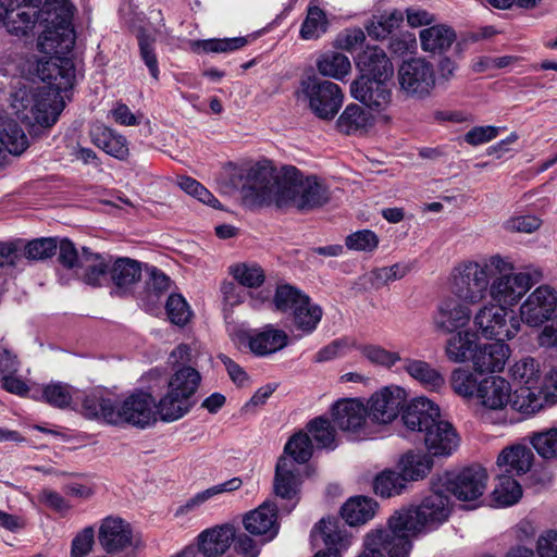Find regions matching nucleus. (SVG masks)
Segmentation results:
<instances>
[{"mask_svg": "<svg viewBox=\"0 0 557 557\" xmlns=\"http://www.w3.org/2000/svg\"><path fill=\"white\" fill-rule=\"evenodd\" d=\"M311 539L315 544L321 541L325 545L326 550L322 553H341L347 546V536L337 519H321L311 531Z\"/></svg>", "mask_w": 557, "mask_h": 557, "instance_id": "7c9ffc66", "label": "nucleus"}, {"mask_svg": "<svg viewBox=\"0 0 557 557\" xmlns=\"http://www.w3.org/2000/svg\"><path fill=\"white\" fill-rule=\"evenodd\" d=\"M425 448L433 457L447 458L459 447L460 437L454 425L440 417V419L420 437Z\"/></svg>", "mask_w": 557, "mask_h": 557, "instance_id": "a211bd4d", "label": "nucleus"}, {"mask_svg": "<svg viewBox=\"0 0 557 557\" xmlns=\"http://www.w3.org/2000/svg\"><path fill=\"white\" fill-rule=\"evenodd\" d=\"M169 320L178 326H184L193 317V311L185 298L180 294H171L165 304Z\"/></svg>", "mask_w": 557, "mask_h": 557, "instance_id": "052dcab7", "label": "nucleus"}, {"mask_svg": "<svg viewBox=\"0 0 557 557\" xmlns=\"http://www.w3.org/2000/svg\"><path fill=\"white\" fill-rule=\"evenodd\" d=\"M247 341L252 354L264 357L286 347L288 335L283 330L267 325L260 331L255 330L248 333Z\"/></svg>", "mask_w": 557, "mask_h": 557, "instance_id": "a878e982", "label": "nucleus"}, {"mask_svg": "<svg viewBox=\"0 0 557 557\" xmlns=\"http://www.w3.org/2000/svg\"><path fill=\"white\" fill-rule=\"evenodd\" d=\"M41 73L45 84L33 89H18L12 97V108L25 124L50 127L64 108L62 94L74 86V62L71 58L48 61Z\"/></svg>", "mask_w": 557, "mask_h": 557, "instance_id": "f03ea898", "label": "nucleus"}, {"mask_svg": "<svg viewBox=\"0 0 557 557\" xmlns=\"http://www.w3.org/2000/svg\"><path fill=\"white\" fill-rule=\"evenodd\" d=\"M406 391L399 386H387L374 393L369 399L368 413L379 423H389L404 410Z\"/></svg>", "mask_w": 557, "mask_h": 557, "instance_id": "f3484780", "label": "nucleus"}, {"mask_svg": "<svg viewBox=\"0 0 557 557\" xmlns=\"http://www.w3.org/2000/svg\"><path fill=\"white\" fill-rule=\"evenodd\" d=\"M74 5L69 0H46L40 10H36V17L44 27L38 37L37 49L51 55L49 61L59 62L61 58H69L75 45L73 27Z\"/></svg>", "mask_w": 557, "mask_h": 557, "instance_id": "20e7f679", "label": "nucleus"}, {"mask_svg": "<svg viewBox=\"0 0 557 557\" xmlns=\"http://www.w3.org/2000/svg\"><path fill=\"white\" fill-rule=\"evenodd\" d=\"M300 486L299 471L296 465L288 458L282 456L275 467L274 492L284 499L298 502Z\"/></svg>", "mask_w": 557, "mask_h": 557, "instance_id": "bb28decb", "label": "nucleus"}, {"mask_svg": "<svg viewBox=\"0 0 557 557\" xmlns=\"http://www.w3.org/2000/svg\"><path fill=\"white\" fill-rule=\"evenodd\" d=\"M247 44L245 37L207 39L198 42L206 53H227L243 48Z\"/></svg>", "mask_w": 557, "mask_h": 557, "instance_id": "338daca9", "label": "nucleus"}, {"mask_svg": "<svg viewBox=\"0 0 557 557\" xmlns=\"http://www.w3.org/2000/svg\"><path fill=\"white\" fill-rule=\"evenodd\" d=\"M84 416L89 419L102 420L109 424H131L146 429L157 422L156 400L151 394L137 392L116 403L103 396L101 392H92L83 400Z\"/></svg>", "mask_w": 557, "mask_h": 557, "instance_id": "7ed1b4c3", "label": "nucleus"}, {"mask_svg": "<svg viewBox=\"0 0 557 557\" xmlns=\"http://www.w3.org/2000/svg\"><path fill=\"white\" fill-rule=\"evenodd\" d=\"M299 97L308 102L309 109L321 120H332L343 106L344 94L342 88L327 79L317 75H309L301 79Z\"/></svg>", "mask_w": 557, "mask_h": 557, "instance_id": "6e6552de", "label": "nucleus"}, {"mask_svg": "<svg viewBox=\"0 0 557 557\" xmlns=\"http://www.w3.org/2000/svg\"><path fill=\"white\" fill-rule=\"evenodd\" d=\"M308 297V295L292 285H278L275 290L273 304L276 310L289 312L293 318L298 307L305 305Z\"/></svg>", "mask_w": 557, "mask_h": 557, "instance_id": "8fccbe9b", "label": "nucleus"}, {"mask_svg": "<svg viewBox=\"0 0 557 557\" xmlns=\"http://www.w3.org/2000/svg\"><path fill=\"white\" fill-rule=\"evenodd\" d=\"M529 442L542 458L557 457V426L532 433Z\"/></svg>", "mask_w": 557, "mask_h": 557, "instance_id": "13d9d810", "label": "nucleus"}, {"mask_svg": "<svg viewBox=\"0 0 557 557\" xmlns=\"http://www.w3.org/2000/svg\"><path fill=\"white\" fill-rule=\"evenodd\" d=\"M111 261L104 256L83 247L81 250V267L76 274L81 280L91 286H100L107 281L110 273Z\"/></svg>", "mask_w": 557, "mask_h": 557, "instance_id": "cd10ccee", "label": "nucleus"}, {"mask_svg": "<svg viewBox=\"0 0 557 557\" xmlns=\"http://www.w3.org/2000/svg\"><path fill=\"white\" fill-rule=\"evenodd\" d=\"M470 320L471 310L468 304L451 298L444 300L433 317L435 329L444 334L459 332Z\"/></svg>", "mask_w": 557, "mask_h": 557, "instance_id": "aec40b11", "label": "nucleus"}, {"mask_svg": "<svg viewBox=\"0 0 557 557\" xmlns=\"http://www.w3.org/2000/svg\"><path fill=\"white\" fill-rule=\"evenodd\" d=\"M313 453L311 437L307 432L299 431L295 433L285 444V457L294 465H302L310 460Z\"/></svg>", "mask_w": 557, "mask_h": 557, "instance_id": "09e8293b", "label": "nucleus"}, {"mask_svg": "<svg viewBox=\"0 0 557 557\" xmlns=\"http://www.w3.org/2000/svg\"><path fill=\"white\" fill-rule=\"evenodd\" d=\"M331 417L334 424L352 437L360 438L369 416L367 407L356 398H343L331 407Z\"/></svg>", "mask_w": 557, "mask_h": 557, "instance_id": "2eb2a0df", "label": "nucleus"}, {"mask_svg": "<svg viewBox=\"0 0 557 557\" xmlns=\"http://www.w3.org/2000/svg\"><path fill=\"white\" fill-rule=\"evenodd\" d=\"M243 484L239 478H233L221 484L211 486L202 492L197 493L195 496L189 498L183 506L177 509V513H188L210 498L226 492L237 491Z\"/></svg>", "mask_w": 557, "mask_h": 557, "instance_id": "de8ad7c7", "label": "nucleus"}, {"mask_svg": "<svg viewBox=\"0 0 557 557\" xmlns=\"http://www.w3.org/2000/svg\"><path fill=\"white\" fill-rule=\"evenodd\" d=\"M76 393L71 385L55 382L42 388V399L55 408L64 409L71 405Z\"/></svg>", "mask_w": 557, "mask_h": 557, "instance_id": "4d7b16f0", "label": "nucleus"}, {"mask_svg": "<svg viewBox=\"0 0 557 557\" xmlns=\"http://www.w3.org/2000/svg\"><path fill=\"white\" fill-rule=\"evenodd\" d=\"M412 544L393 528L373 530L364 536L363 550L358 557H408Z\"/></svg>", "mask_w": 557, "mask_h": 557, "instance_id": "ddd939ff", "label": "nucleus"}, {"mask_svg": "<svg viewBox=\"0 0 557 557\" xmlns=\"http://www.w3.org/2000/svg\"><path fill=\"white\" fill-rule=\"evenodd\" d=\"M137 40L139 46V52L141 60L148 67L150 75L158 81L159 79V66L158 60L154 52L156 37L144 29L138 30Z\"/></svg>", "mask_w": 557, "mask_h": 557, "instance_id": "bf43d9fd", "label": "nucleus"}, {"mask_svg": "<svg viewBox=\"0 0 557 557\" xmlns=\"http://www.w3.org/2000/svg\"><path fill=\"white\" fill-rule=\"evenodd\" d=\"M231 273L239 285L249 288L258 287L264 282V272L261 267L256 263L237 264L231 269Z\"/></svg>", "mask_w": 557, "mask_h": 557, "instance_id": "e2e57ef3", "label": "nucleus"}, {"mask_svg": "<svg viewBox=\"0 0 557 557\" xmlns=\"http://www.w3.org/2000/svg\"><path fill=\"white\" fill-rule=\"evenodd\" d=\"M376 502L364 496L352 497L342 507V518L349 525L363 524L375 515Z\"/></svg>", "mask_w": 557, "mask_h": 557, "instance_id": "c9c22d12", "label": "nucleus"}, {"mask_svg": "<svg viewBox=\"0 0 557 557\" xmlns=\"http://www.w3.org/2000/svg\"><path fill=\"white\" fill-rule=\"evenodd\" d=\"M503 263L498 255L478 260L467 259L457 263L449 276L451 294L468 305L482 302L487 294L495 268Z\"/></svg>", "mask_w": 557, "mask_h": 557, "instance_id": "39448f33", "label": "nucleus"}, {"mask_svg": "<svg viewBox=\"0 0 557 557\" xmlns=\"http://www.w3.org/2000/svg\"><path fill=\"white\" fill-rule=\"evenodd\" d=\"M404 370L430 391H440L445 385L444 376L429 362L420 359H404Z\"/></svg>", "mask_w": 557, "mask_h": 557, "instance_id": "72a5a7b5", "label": "nucleus"}, {"mask_svg": "<svg viewBox=\"0 0 557 557\" xmlns=\"http://www.w3.org/2000/svg\"><path fill=\"white\" fill-rule=\"evenodd\" d=\"M0 144L11 154L18 156L28 147V139L16 121L0 117Z\"/></svg>", "mask_w": 557, "mask_h": 557, "instance_id": "ea45409f", "label": "nucleus"}, {"mask_svg": "<svg viewBox=\"0 0 557 557\" xmlns=\"http://www.w3.org/2000/svg\"><path fill=\"white\" fill-rule=\"evenodd\" d=\"M540 280V272H515L513 264L503 258V263L495 268L487 295L497 305L515 306Z\"/></svg>", "mask_w": 557, "mask_h": 557, "instance_id": "0eeeda50", "label": "nucleus"}, {"mask_svg": "<svg viewBox=\"0 0 557 557\" xmlns=\"http://www.w3.org/2000/svg\"><path fill=\"white\" fill-rule=\"evenodd\" d=\"M534 455L525 444H513L505 447L497 458L499 471L509 475H522L530 471Z\"/></svg>", "mask_w": 557, "mask_h": 557, "instance_id": "393cba45", "label": "nucleus"}, {"mask_svg": "<svg viewBox=\"0 0 557 557\" xmlns=\"http://www.w3.org/2000/svg\"><path fill=\"white\" fill-rule=\"evenodd\" d=\"M356 346V342L349 338L335 339L325 347L321 348L314 356L315 362H326L336 358L346 356L351 348Z\"/></svg>", "mask_w": 557, "mask_h": 557, "instance_id": "774afa93", "label": "nucleus"}, {"mask_svg": "<svg viewBox=\"0 0 557 557\" xmlns=\"http://www.w3.org/2000/svg\"><path fill=\"white\" fill-rule=\"evenodd\" d=\"M520 323L539 327L557 318V292L548 286L536 287L521 304L519 309Z\"/></svg>", "mask_w": 557, "mask_h": 557, "instance_id": "f8f14e48", "label": "nucleus"}, {"mask_svg": "<svg viewBox=\"0 0 557 557\" xmlns=\"http://www.w3.org/2000/svg\"><path fill=\"white\" fill-rule=\"evenodd\" d=\"M486 482L487 473L478 465L447 471L436 476V486L444 487L447 494L462 502H472L481 497L486 488Z\"/></svg>", "mask_w": 557, "mask_h": 557, "instance_id": "9d476101", "label": "nucleus"}, {"mask_svg": "<svg viewBox=\"0 0 557 557\" xmlns=\"http://www.w3.org/2000/svg\"><path fill=\"white\" fill-rule=\"evenodd\" d=\"M245 530L264 541H272L278 533L277 507L274 503L264 502L243 519Z\"/></svg>", "mask_w": 557, "mask_h": 557, "instance_id": "6ab92c4d", "label": "nucleus"}, {"mask_svg": "<svg viewBox=\"0 0 557 557\" xmlns=\"http://www.w3.org/2000/svg\"><path fill=\"white\" fill-rule=\"evenodd\" d=\"M509 356L510 349L505 342L476 346L472 355L474 370L480 373L500 372Z\"/></svg>", "mask_w": 557, "mask_h": 557, "instance_id": "412c9836", "label": "nucleus"}, {"mask_svg": "<svg viewBox=\"0 0 557 557\" xmlns=\"http://www.w3.org/2000/svg\"><path fill=\"white\" fill-rule=\"evenodd\" d=\"M307 431L319 448L334 449L337 446L336 430L327 418L320 416L312 419L307 424Z\"/></svg>", "mask_w": 557, "mask_h": 557, "instance_id": "3c124183", "label": "nucleus"}, {"mask_svg": "<svg viewBox=\"0 0 557 557\" xmlns=\"http://www.w3.org/2000/svg\"><path fill=\"white\" fill-rule=\"evenodd\" d=\"M434 465L433 456L421 453L409 451L405 454L400 461V472L406 481H418L424 479L432 470Z\"/></svg>", "mask_w": 557, "mask_h": 557, "instance_id": "58836bf2", "label": "nucleus"}, {"mask_svg": "<svg viewBox=\"0 0 557 557\" xmlns=\"http://www.w3.org/2000/svg\"><path fill=\"white\" fill-rule=\"evenodd\" d=\"M473 322L483 337L499 342L513 338L521 329L518 315L497 304L482 306L475 313Z\"/></svg>", "mask_w": 557, "mask_h": 557, "instance_id": "1a4fd4ad", "label": "nucleus"}, {"mask_svg": "<svg viewBox=\"0 0 557 557\" xmlns=\"http://www.w3.org/2000/svg\"><path fill=\"white\" fill-rule=\"evenodd\" d=\"M397 79L400 89L407 96L424 98L435 86V71L423 58L404 61L398 69Z\"/></svg>", "mask_w": 557, "mask_h": 557, "instance_id": "9b49d317", "label": "nucleus"}, {"mask_svg": "<svg viewBox=\"0 0 557 557\" xmlns=\"http://www.w3.org/2000/svg\"><path fill=\"white\" fill-rule=\"evenodd\" d=\"M440 407L426 397H417L401 411V422L406 428L405 436L418 440L440 419Z\"/></svg>", "mask_w": 557, "mask_h": 557, "instance_id": "4468645a", "label": "nucleus"}, {"mask_svg": "<svg viewBox=\"0 0 557 557\" xmlns=\"http://www.w3.org/2000/svg\"><path fill=\"white\" fill-rule=\"evenodd\" d=\"M242 193L250 207L275 205L299 211L320 208L330 200L327 187L318 177L305 176L293 165L275 172L269 163H257L249 169Z\"/></svg>", "mask_w": 557, "mask_h": 557, "instance_id": "f257e3e1", "label": "nucleus"}, {"mask_svg": "<svg viewBox=\"0 0 557 557\" xmlns=\"http://www.w3.org/2000/svg\"><path fill=\"white\" fill-rule=\"evenodd\" d=\"M522 497V487L512 475L499 473L493 491V500L499 507L517 504Z\"/></svg>", "mask_w": 557, "mask_h": 557, "instance_id": "c03bdc74", "label": "nucleus"}, {"mask_svg": "<svg viewBox=\"0 0 557 557\" xmlns=\"http://www.w3.org/2000/svg\"><path fill=\"white\" fill-rule=\"evenodd\" d=\"M391 78H371L360 75L350 85L351 96L373 111L381 112L391 102Z\"/></svg>", "mask_w": 557, "mask_h": 557, "instance_id": "dca6fc26", "label": "nucleus"}, {"mask_svg": "<svg viewBox=\"0 0 557 557\" xmlns=\"http://www.w3.org/2000/svg\"><path fill=\"white\" fill-rule=\"evenodd\" d=\"M476 398L485 409L503 410L508 404L511 405V386L500 376L485 377L480 381Z\"/></svg>", "mask_w": 557, "mask_h": 557, "instance_id": "5701e85b", "label": "nucleus"}, {"mask_svg": "<svg viewBox=\"0 0 557 557\" xmlns=\"http://www.w3.org/2000/svg\"><path fill=\"white\" fill-rule=\"evenodd\" d=\"M407 486L406 478L401 472L384 470L373 481L374 493L383 498L399 495Z\"/></svg>", "mask_w": 557, "mask_h": 557, "instance_id": "49530a36", "label": "nucleus"}, {"mask_svg": "<svg viewBox=\"0 0 557 557\" xmlns=\"http://www.w3.org/2000/svg\"><path fill=\"white\" fill-rule=\"evenodd\" d=\"M58 243L54 238H38L24 247V256L29 260H45L55 255Z\"/></svg>", "mask_w": 557, "mask_h": 557, "instance_id": "69168bd1", "label": "nucleus"}, {"mask_svg": "<svg viewBox=\"0 0 557 557\" xmlns=\"http://www.w3.org/2000/svg\"><path fill=\"white\" fill-rule=\"evenodd\" d=\"M110 276L119 289L127 290L139 282L141 277V263L126 257L117 258L111 264Z\"/></svg>", "mask_w": 557, "mask_h": 557, "instance_id": "f704fd0d", "label": "nucleus"}, {"mask_svg": "<svg viewBox=\"0 0 557 557\" xmlns=\"http://www.w3.org/2000/svg\"><path fill=\"white\" fill-rule=\"evenodd\" d=\"M235 537L232 525H218L202 531L198 535L199 557H221L230 548Z\"/></svg>", "mask_w": 557, "mask_h": 557, "instance_id": "4be33fe9", "label": "nucleus"}, {"mask_svg": "<svg viewBox=\"0 0 557 557\" xmlns=\"http://www.w3.org/2000/svg\"><path fill=\"white\" fill-rule=\"evenodd\" d=\"M131 525L121 518H107L99 530V542L108 553L123 550L132 545Z\"/></svg>", "mask_w": 557, "mask_h": 557, "instance_id": "b1692460", "label": "nucleus"}, {"mask_svg": "<svg viewBox=\"0 0 557 557\" xmlns=\"http://www.w3.org/2000/svg\"><path fill=\"white\" fill-rule=\"evenodd\" d=\"M38 7L22 5L12 9L11 12L5 14L3 20V25L7 30L15 36H24L26 35L36 23H38L36 17V9Z\"/></svg>", "mask_w": 557, "mask_h": 557, "instance_id": "4c0bfd02", "label": "nucleus"}, {"mask_svg": "<svg viewBox=\"0 0 557 557\" xmlns=\"http://www.w3.org/2000/svg\"><path fill=\"white\" fill-rule=\"evenodd\" d=\"M449 496L444 487L436 486V478L431 482V493L414 508L396 511L388 524L408 541L424 527L444 522L449 516Z\"/></svg>", "mask_w": 557, "mask_h": 557, "instance_id": "423d86ee", "label": "nucleus"}, {"mask_svg": "<svg viewBox=\"0 0 557 557\" xmlns=\"http://www.w3.org/2000/svg\"><path fill=\"white\" fill-rule=\"evenodd\" d=\"M546 397L545 388L518 387L511 398V407L523 414H533L542 409Z\"/></svg>", "mask_w": 557, "mask_h": 557, "instance_id": "37998d69", "label": "nucleus"}, {"mask_svg": "<svg viewBox=\"0 0 557 557\" xmlns=\"http://www.w3.org/2000/svg\"><path fill=\"white\" fill-rule=\"evenodd\" d=\"M90 138L95 146L119 160L128 157L129 149L126 138L103 124H95L91 127Z\"/></svg>", "mask_w": 557, "mask_h": 557, "instance_id": "c756f323", "label": "nucleus"}, {"mask_svg": "<svg viewBox=\"0 0 557 557\" xmlns=\"http://www.w3.org/2000/svg\"><path fill=\"white\" fill-rule=\"evenodd\" d=\"M337 127L344 134H352L371 125L369 113L359 104H348L337 120Z\"/></svg>", "mask_w": 557, "mask_h": 557, "instance_id": "a18cd8bd", "label": "nucleus"}, {"mask_svg": "<svg viewBox=\"0 0 557 557\" xmlns=\"http://www.w3.org/2000/svg\"><path fill=\"white\" fill-rule=\"evenodd\" d=\"M361 75L371 78H391L394 67L385 51L377 47H367L357 59Z\"/></svg>", "mask_w": 557, "mask_h": 557, "instance_id": "c85d7f7f", "label": "nucleus"}, {"mask_svg": "<svg viewBox=\"0 0 557 557\" xmlns=\"http://www.w3.org/2000/svg\"><path fill=\"white\" fill-rule=\"evenodd\" d=\"M322 308L313 304L310 297L307 298L305 305H301L296 310L292 318L294 326L301 331L304 334H311L318 326L322 319Z\"/></svg>", "mask_w": 557, "mask_h": 557, "instance_id": "603ef678", "label": "nucleus"}, {"mask_svg": "<svg viewBox=\"0 0 557 557\" xmlns=\"http://www.w3.org/2000/svg\"><path fill=\"white\" fill-rule=\"evenodd\" d=\"M200 382L201 375L198 370L189 366H182L170 377L168 388L193 399Z\"/></svg>", "mask_w": 557, "mask_h": 557, "instance_id": "a19ab883", "label": "nucleus"}, {"mask_svg": "<svg viewBox=\"0 0 557 557\" xmlns=\"http://www.w3.org/2000/svg\"><path fill=\"white\" fill-rule=\"evenodd\" d=\"M327 24L325 12L319 7H310L301 24L300 36L306 40L317 39L326 32Z\"/></svg>", "mask_w": 557, "mask_h": 557, "instance_id": "864d4df0", "label": "nucleus"}, {"mask_svg": "<svg viewBox=\"0 0 557 557\" xmlns=\"http://www.w3.org/2000/svg\"><path fill=\"white\" fill-rule=\"evenodd\" d=\"M358 349L364 358L377 366L391 368L401 360L398 352L387 350L379 345H362Z\"/></svg>", "mask_w": 557, "mask_h": 557, "instance_id": "0e129e2a", "label": "nucleus"}, {"mask_svg": "<svg viewBox=\"0 0 557 557\" xmlns=\"http://www.w3.org/2000/svg\"><path fill=\"white\" fill-rule=\"evenodd\" d=\"M473 350V341L469 332H457L448 338L445 347L447 358L456 363L465 362Z\"/></svg>", "mask_w": 557, "mask_h": 557, "instance_id": "6e6d98bb", "label": "nucleus"}, {"mask_svg": "<svg viewBox=\"0 0 557 557\" xmlns=\"http://www.w3.org/2000/svg\"><path fill=\"white\" fill-rule=\"evenodd\" d=\"M455 39V32L444 25L431 26L420 32L421 47L425 52L442 53L450 48Z\"/></svg>", "mask_w": 557, "mask_h": 557, "instance_id": "e433bc0d", "label": "nucleus"}, {"mask_svg": "<svg viewBox=\"0 0 557 557\" xmlns=\"http://www.w3.org/2000/svg\"><path fill=\"white\" fill-rule=\"evenodd\" d=\"M450 384L454 392L463 398L476 397L479 394L480 381L468 369L458 368L454 370Z\"/></svg>", "mask_w": 557, "mask_h": 557, "instance_id": "5fc2aeb1", "label": "nucleus"}, {"mask_svg": "<svg viewBox=\"0 0 557 557\" xmlns=\"http://www.w3.org/2000/svg\"><path fill=\"white\" fill-rule=\"evenodd\" d=\"M403 17L396 12L373 16L366 26V29L371 38L376 40L383 39L393 32Z\"/></svg>", "mask_w": 557, "mask_h": 557, "instance_id": "680f3d73", "label": "nucleus"}, {"mask_svg": "<svg viewBox=\"0 0 557 557\" xmlns=\"http://www.w3.org/2000/svg\"><path fill=\"white\" fill-rule=\"evenodd\" d=\"M509 371L519 387L545 388L546 381L540 363L532 357H524L516 361Z\"/></svg>", "mask_w": 557, "mask_h": 557, "instance_id": "2f4dec72", "label": "nucleus"}, {"mask_svg": "<svg viewBox=\"0 0 557 557\" xmlns=\"http://www.w3.org/2000/svg\"><path fill=\"white\" fill-rule=\"evenodd\" d=\"M195 401L168 388L166 394L156 404L157 417L164 422L177 421L186 416Z\"/></svg>", "mask_w": 557, "mask_h": 557, "instance_id": "473e14b6", "label": "nucleus"}, {"mask_svg": "<svg viewBox=\"0 0 557 557\" xmlns=\"http://www.w3.org/2000/svg\"><path fill=\"white\" fill-rule=\"evenodd\" d=\"M317 69L324 77L344 81L351 71V64L347 55L341 52L330 51L318 59Z\"/></svg>", "mask_w": 557, "mask_h": 557, "instance_id": "79ce46f5", "label": "nucleus"}]
</instances>
